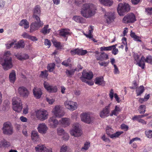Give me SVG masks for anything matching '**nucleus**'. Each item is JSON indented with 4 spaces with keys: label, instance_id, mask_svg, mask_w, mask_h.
<instances>
[{
    "label": "nucleus",
    "instance_id": "39",
    "mask_svg": "<svg viewBox=\"0 0 152 152\" xmlns=\"http://www.w3.org/2000/svg\"><path fill=\"white\" fill-rule=\"evenodd\" d=\"M55 64L54 63L50 64L47 66V69L49 72H52L55 69Z\"/></svg>",
    "mask_w": 152,
    "mask_h": 152
},
{
    "label": "nucleus",
    "instance_id": "52",
    "mask_svg": "<svg viewBox=\"0 0 152 152\" xmlns=\"http://www.w3.org/2000/svg\"><path fill=\"white\" fill-rule=\"evenodd\" d=\"M109 63V61L106 62L105 61H103V62L99 61L98 62L99 64L101 66H107Z\"/></svg>",
    "mask_w": 152,
    "mask_h": 152
},
{
    "label": "nucleus",
    "instance_id": "29",
    "mask_svg": "<svg viewBox=\"0 0 152 152\" xmlns=\"http://www.w3.org/2000/svg\"><path fill=\"white\" fill-rule=\"evenodd\" d=\"M121 108L119 106L116 105L115 109L111 111V113L110 114V116H112L113 115L117 116L121 111Z\"/></svg>",
    "mask_w": 152,
    "mask_h": 152
},
{
    "label": "nucleus",
    "instance_id": "41",
    "mask_svg": "<svg viewBox=\"0 0 152 152\" xmlns=\"http://www.w3.org/2000/svg\"><path fill=\"white\" fill-rule=\"evenodd\" d=\"M123 133L122 132H118L115 133H112L109 136L111 138H116L118 137Z\"/></svg>",
    "mask_w": 152,
    "mask_h": 152
},
{
    "label": "nucleus",
    "instance_id": "19",
    "mask_svg": "<svg viewBox=\"0 0 152 152\" xmlns=\"http://www.w3.org/2000/svg\"><path fill=\"white\" fill-rule=\"evenodd\" d=\"M18 92L20 95L24 98L27 97L29 94L28 89L24 86H20L18 89Z\"/></svg>",
    "mask_w": 152,
    "mask_h": 152
},
{
    "label": "nucleus",
    "instance_id": "21",
    "mask_svg": "<svg viewBox=\"0 0 152 152\" xmlns=\"http://www.w3.org/2000/svg\"><path fill=\"white\" fill-rule=\"evenodd\" d=\"M57 133L59 135L61 136L62 138L65 140H67L69 138L68 134L63 129L61 128H58Z\"/></svg>",
    "mask_w": 152,
    "mask_h": 152
},
{
    "label": "nucleus",
    "instance_id": "35",
    "mask_svg": "<svg viewBox=\"0 0 152 152\" xmlns=\"http://www.w3.org/2000/svg\"><path fill=\"white\" fill-rule=\"evenodd\" d=\"M73 19L75 22L80 23H83L85 20L83 18L79 16H74L73 17Z\"/></svg>",
    "mask_w": 152,
    "mask_h": 152
},
{
    "label": "nucleus",
    "instance_id": "51",
    "mask_svg": "<svg viewBox=\"0 0 152 152\" xmlns=\"http://www.w3.org/2000/svg\"><path fill=\"white\" fill-rule=\"evenodd\" d=\"M71 60L70 58H68L67 60H65L62 63V64L66 66H68L69 64V62Z\"/></svg>",
    "mask_w": 152,
    "mask_h": 152
},
{
    "label": "nucleus",
    "instance_id": "40",
    "mask_svg": "<svg viewBox=\"0 0 152 152\" xmlns=\"http://www.w3.org/2000/svg\"><path fill=\"white\" fill-rule=\"evenodd\" d=\"M130 36L132 38H133L134 39L135 41L140 42H141V40L140 39V37L136 35L135 33L132 32V31H131L130 34Z\"/></svg>",
    "mask_w": 152,
    "mask_h": 152
},
{
    "label": "nucleus",
    "instance_id": "23",
    "mask_svg": "<svg viewBox=\"0 0 152 152\" xmlns=\"http://www.w3.org/2000/svg\"><path fill=\"white\" fill-rule=\"evenodd\" d=\"M33 93L35 97L37 99H39L42 94L41 89L37 87H35L33 90Z\"/></svg>",
    "mask_w": 152,
    "mask_h": 152
},
{
    "label": "nucleus",
    "instance_id": "58",
    "mask_svg": "<svg viewBox=\"0 0 152 152\" xmlns=\"http://www.w3.org/2000/svg\"><path fill=\"white\" fill-rule=\"evenodd\" d=\"M16 41V40H14L13 41H12L10 43L7 44V48L9 49L12 47L14 45V43Z\"/></svg>",
    "mask_w": 152,
    "mask_h": 152
},
{
    "label": "nucleus",
    "instance_id": "63",
    "mask_svg": "<svg viewBox=\"0 0 152 152\" xmlns=\"http://www.w3.org/2000/svg\"><path fill=\"white\" fill-rule=\"evenodd\" d=\"M137 121L139 123H141L143 124H146L147 123L144 120L140 118L138 120H137Z\"/></svg>",
    "mask_w": 152,
    "mask_h": 152
},
{
    "label": "nucleus",
    "instance_id": "46",
    "mask_svg": "<svg viewBox=\"0 0 152 152\" xmlns=\"http://www.w3.org/2000/svg\"><path fill=\"white\" fill-rule=\"evenodd\" d=\"M145 105H141L139 107V112L140 113H144L145 112Z\"/></svg>",
    "mask_w": 152,
    "mask_h": 152
},
{
    "label": "nucleus",
    "instance_id": "11",
    "mask_svg": "<svg viewBox=\"0 0 152 152\" xmlns=\"http://www.w3.org/2000/svg\"><path fill=\"white\" fill-rule=\"evenodd\" d=\"M37 21L32 22L30 26V31L31 33L38 30L40 27L43 25V23L39 20H36Z\"/></svg>",
    "mask_w": 152,
    "mask_h": 152
},
{
    "label": "nucleus",
    "instance_id": "47",
    "mask_svg": "<svg viewBox=\"0 0 152 152\" xmlns=\"http://www.w3.org/2000/svg\"><path fill=\"white\" fill-rule=\"evenodd\" d=\"M92 32V30H89V32L88 34H85L86 36L87 37L89 38V39H91L94 42H96V41H95V39H93L94 38L93 37V36L91 34V33Z\"/></svg>",
    "mask_w": 152,
    "mask_h": 152
},
{
    "label": "nucleus",
    "instance_id": "43",
    "mask_svg": "<svg viewBox=\"0 0 152 152\" xmlns=\"http://www.w3.org/2000/svg\"><path fill=\"white\" fill-rule=\"evenodd\" d=\"M9 146V143L4 140H1L0 142V147H7Z\"/></svg>",
    "mask_w": 152,
    "mask_h": 152
},
{
    "label": "nucleus",
    "instance_id": "20",
    "mask_svg": "<svg viewBox=\"0 0 152 152\" xmlns=\"http://www.w3.org/2000/svg\"><path fill=\"white\" fill-rule=\"evenodd\" d=\"M37 129L40 133L45 134L46 133L48 128L45 123H42L38 125Z\"/></svg>",
    "mask_w": 152,
    "mask_h": 152
},
{
    "label": "nucleus",
    "instance_id": "64",
    "mask_svg": "<svg viewBox=\"0 0 152 152\" xmlns=\"http://www.w3.org/2000/svg\"><path fill=\"white\" fill-rule=\"evenodd\" d=\"M83 2V0H75V4L77 5H79L82 4Z\"/></svg>",
    "mask_w": 152,
    "mask_h": 152
},
{
    "label": "nucleus",
    "instance_id": "55",
    "mask_svg": "<svg viewBox=\"0 0 152 152\" xmlns=\"http://www.w3.org/2000/svg\"><path fill=\"white\" fill-rule=\"evenodd\" d=\"M45 45L48 46V48H49L50 46V42L48 39H45L44 41Z\"/></svg>",
    "mask_w": 152,
    "mask_h": 152
},
{
    "label": "nucleus",
    "instance_id": "8",
    "mask_svg": "<svg viewBox=\"0 0 152 152\" xmlns=\"http://www.w3.org/2000/svg\"><path fill=\"white\" fill-rule=\"evenodd\" d=\"M52 112L55 117L59 118L62 117L65 114L64 110L59 105L55 106Z\"/></svg>",
    "mask_w": 152,
    "mask_h": 152
},
{
    "label": "nucleus",
    "instance_id": "18",
    "mask_svg": "<svg viewBox=\"0 0 152 152\" xmlns=\"http://www.w3.org/2000/svg\"><path fill=\"white\" fill-rule=\"evenodd\" d=\"M43 85L45 89L50 93H55L57 91V88L56 86L50 85L48 82H44Z\"/></svg>",
    "mask_w": 152,
    "mask_h": 152
},
{
    "label": "nucleus",
    "instance_id": "44",
    "mask_svg": "<svg viewBox=\"0 0 152 152\" xmlns=\"http://www.w3.org/2000/svg\"><path fill=\"white\" fill-rule=\"evenodd\" d=\"M106 132L107 134L110 136L114 132L113 130L110 126H107L106 128Z\"/></svg>",
    "mask_w": 152,
    "mask_h": 152
},
{
    "label": "nucleus",
    "instance_id": "1",
    "mask_svg": "<svg viewBox=\"0 0 152 152\" xmlns=\"http://www.w3.org/2000/svg\"><path fill=\"white\" fill-rule=\"evenodd\" d=\"M133 56L134 63L140 67L142 69H144L145 68V61L147 63L152 64V57L151 56H147L146 58L143 56H142L140 58V56L137 53H134Z\"/></svg>",
    "mask_w": 152,
    "mask_h": 152
},
{
    "label": "nucleus",
    "instance_id": "59",
    "mask_svg": "<svg viewBox=\"0 0 152 152\" xmlns=\"http://www.w3.org/2000/svg\"><path fill=\"white\" fill-rule=\"evenodd\" d=\"M114 73L115 74H119V71L116 65H114Z\"/></svg>",
    "mask_w": 152,
    "mask_h": 152
},
{
    "label": "nucleus",
    "instance_id": "28",
    "mask_svg": "<svg viewBox=\"0 0 152 152\" xmlns=\"http://www.w3.org/2000/svg\"><path fill=\"white\" fill-rule=\"evenodd\" d=\"M69 30L68 29H63L60 30L59 35L64 37H66L69 34Z\"/></svg>",
    "mask_w": 152,
    "mask_h": 152
},
{
    "label": "nucleus",
    "instance_id": "24",
    "mask_svg": "<svg viewBox=\"0 0 152 152\" xmlns=\"http://www.w3.org/2000/svg\"><path fill=\"white\" fill-rule=\"evenodd\" d=\"M96 56L97 60L101 61L106 60L109 58L108 55L104 52L102 53L99 56L96 55Z\"/></svg>",
    "mask_w": 152,
    "mask_h": 152
},
{
    "label": "nucleus",
    "instance_id": "54",
    "mask_svg": "<svg viewBox=\"0 0 152 152\" xmlns=\"http://www.w3.org/2000/svg\"><path fill=\"white\" fill-rule=\"evenodd\" d=\"M145 12L148 15H152V8L148 7L146 8Z\"/></svg>",
    "mask_w": 152,
    "mask_h": 152
},
{
    "label": "nucleus",
    "instance_id": "62",
    "mask_svg": "<svg viewBox=\"0 0 152 152\" xmlns=\"http://www.w3.org/2000/svg\"><path fill=\"white\" fill-rule=\"evenodd\" d=\"M78 49H75L73 50H72L70 51L72 55L75 54H78Z\"/></svg>",
    "mask_w": 152,
    "mask_h": 152
},
{
    "label": "nucleus",
    "instance_id": "45",
    "mask_svg": "<svg viewBox=\"0 0 152 152\" xmlns=\"http://www.w3.org/2000/svg\"><path fill=\"white\" fill-rule=\"evenodd\" d=\"M69 151L68 147L65 145H63L60 148V152H69Z\"/></svg>",
    "mask_w": 152,
    "mask_h": 152
},
{
    "label": "nucleus",
    "instance_id": "32",
    "mask_svg": "<svg viewBox=\"0 0 152 152\" xmlns=\"http://www.w3.org/2000/svg\"><path fill=\"white\" fill-rule=\"evenodd\" d=\"M19 26H23L25 29L28 28L29 27L28 22L26 19L22 20L19 24Z\"/></svg>",
    "mask_w": 152,
    "mask_h": 152
},
{
    "label": "nucleus",
    "instance_id": "48",
    "mask_svg": "<svg viewBox=\"0 0 152 152\" xmlns=\"http://www.w3.org/2000/svg\"><path fill=\"white\" fill-rule=\"evenodd\" d=\"M145 133L146 136L148 138H152V130H147L145 131Z\"/></svg>",
    "mask_w": 152,
    "mask_h": 152
},
{
    "label": "nucleus",
    "instance_id": "12",
    "mask_svg": "<svg viewBox=\"0 0 152 152\" xmlns=\"http://www.w3.org/2000/svg\"><path fill=\"white\" fill-rule=\"evenodd\" d=\"M134 15L132 13H129L125 15L122 20L123 22L125 23H133L136 20Z\"/></svg>",
    "mask_w": 152,
    "mask_h": 152
},
{
    "label": "nucleus",
    "instance_id": "27",
    "mask_svg": "<svg viewBox=\"0 0 152 152\" xmlns=\"http://www.w3.org/2000/svg\"><path fill=\"white\" fill-rule=\"evenodd\" d=\"M15 56L18 59L21 60L27 59L29 57V56L26 54L18 53Z\"/></svg>",
    "mask_w": 152,
    "mask_h": 152
},
{
    "label": "nucleus",
    "instance_id": "15",
    "mask_svg": "<svg viewBox=\"0 0 152 152\" xmlns=\"http://www.w3.org/2000/svg\"><path fill=\"white\" fill-rule=\"evenodd\" d=\"M41 14V7L40 6L37 5L35 6L33 10L32 18L34 20H39V16Z\"/></svg>",
    "mask_w": 152,
    "mask_h": 152
},
{
    "label": "nucleus",
    "instance_id": "22",
    "mask_svg": "<svg viewBox=\"0 0 152 152\" xmlns=\"http://www.w3.org/2000/svg\"><path fill=\"white\" fill-rule=\"evenodd\" d=\"M49 125L52 128H55L57 127L58 124V121L54 117H51L48 120Z\"/></svg>",
    "mask_w": 152,
    "mask_h": 152
},
{
    "label": "nucleus",
    "instance_id": "7",
    "mask_svg": "<svg viewBox=\"0 0 152 152\" xmlns=\"http://www.w3.org/2000/svg\"><path fill=\"white\" fill-rule=\"evenodd\" d=\"M103 18L105 23L109 24L114 21L115 17L114 12H105Z\"/></svg>",
    "mask_w": 152,
    "mask_h": 152
},
{
    "label": "nucleus",
    "instance_id": "25",
    "mask_svg": "<svg viewBox=\"0 0 152 152\" xmlns=\"http://www.w3.org/2000/svg\"><path fill=\"white\" fill-rule=\"evenodd\" d=\"M59 122L63 126L66 127L70 124V119L67 118H63L59 121Z\"/></svg>",
    "mask_w": 152,
    "mask_h": 152
},
{
    "label": "nucleus",
    "instance_id": "61",
    "mask_svg": "<svg viewBox=\"0 0 152 152\" xmlns=\"http://www.w3.org/2000/svg\"><path fill=\"white\" fill-rule=\"evenodd\" d=\"M41 75L44 77H47L48 75V71L45 70V71H42Z\"/></svg>",
    "mask_w": 152,
    "mask_h": 152
},
{
    "label": "nucleus",
    "instance_id": "30",
    "mask_svg": "<svg viewBox=\"0 0 152 152\" xmlns=\"http://www.w3.org/2000/svg\"><path fill=\"white\" fill-rule=\"evenodd\" d=\"M51 31V28H49V25H46L41 31V32L44 35L49 34Z\"/></svg>",
    "mask_w": 152,
    "mask_h": 152
},
{
    "label": "nucleus",
    "instance_id": "50",
    "mask_svg": "<svg viewBox=\"0 0 152 152\" xmlns=\"http://www.w3.org/2000/svg\"><path fill=\"white\" fill-rule=\"evenodd\" d=\"M87 53V51L86 50L78 49V55H84Z\"/></svg>",
    "mask_w": 152,
    "mask_h": 152
},
{
    "label": "nucleus",
    "instance_id": "37",
    "mask_svg": "<svg viewBox=\"0 0 152 152\" xmlns=\"http://www.w3.org/2000/svg\"><path fill=\"white\" fill-rule=\"evenodd\" d=\"M144 88L142 86H141L137 88L136 90V93L137 96L140 95L144 91Z\"/></svg>",
    "mask_w": 152,
    "mask_h": 152
},
{
    "label": "nucleus",
    "instance_id": "3",
    "mask_svg": "<svg viewBox=\"0 0 152 152\" xmlns=\"http://www.w3.org/2000/svg\"><path fill=\"white\" fill-rule=\"evenodd\" d=\"M11 53L10 51H8L5 52L4 53V56L6 57L4 59L3 62L1 63V64L5 70H7L12 67V58L9 56H10Z\"/></svg>",
    "mask_w": 152,
    "mask_h": 152
},
{
    "label": "nucleus",
    "instance_id": "6",
    "mask_svg": "<svg viewBox=\"0 0 152 152\" xmlns=\"http://www.w3.org/2000/svg\"><path fill=\"white\" fill-rule=\"evenodd\" d=\"M130 9V6L128 4L121 3L118 4L117 9L118 13L120 16L124 15L125 12H128Z\"/></svg>",
    "mask_w": 152,
    "mask_h": 152
},
{
    "label": "nucleus",
    "instance_id": "2",
    "mask_svg": "<svg viewBox=\"0 0 152 152\" xmlns=\"http://www.w3.org/2000/svg\"><path fill=\"white\" fill-rule=\"evenodd\" d=\"M95 7L92 4H84L81 11V14L86 18H89L93 16L95 13Z\"/></svg>",
    "mask_w": 152,
    "mask_h": 152
},
{
    "label": "nucleus",
    "instance_id": "26",
    "mask_svg": "<svg viewBox=\"0 0 152 152\" xmlns=\"http://www.w3.org/2000/svg\"><path fill=\"white\" fill-rule=\"evenodd\" d=\"M35 149L37 152H46L47 148L44 145L39 144L35 147Z\"/></svg>",
    "mask_w": 152,
    "mask_h": 152
},
{
    "label": "nucleus",
    "instance_id": "57",
    "mask_svg": "<svg viewBox=\"0 0 152 152\" xmlns=\"http://www.w3.org/2000/svg\"><path fill=\"white\" fill-rule=\"evenodd\" d=\"M121 128L122 129L124 130L125 131H127L128 129V126L125 124H122L121 125Z\"/></svg>",
    "mask_w": 152,
    "mask_h": 152
},
{
    "label": "nucleus",
    "instance_id": "53",
    "mask_svg": "<svg viewBox=\"0 0 152 152\" xmlns=\"http://www.w3.org/2000/svg\"><path fill=\"white\" fill-rule=\"evenodd\" d=\"M74 71L72 70H66V73L68 77L71 76L74 73Z\"/></svg>",
    "mask_w": 152,
    "mask_h": 152
},
{
    "label": "nucleus",
    "instance_id": "31",
    "mask_svg": "<svg viewBox=\"0 0 152 152\" xmlns=\"http://www.w3.org/2000/svg\"><path fill=\"white\" fill-rule=\"evenodd\" d=\"M95 83L96 84L100 85H103L104 84L103 78L102 77H96L95 80Z\"/></svg>",
    "mask_w": 152,
    "mask_h": 152
},
{
    "label": "nucleus",
    "instance_id": "33",
    "mask_svg": "<svg viewBox=\"0 0 152 152\" xmlns=\"http://www.w3.org/2000/svg\"><path fill=\"white\" fill-rule=\"evenodd\" d=\"M100 3L106 6H110L113 4V1L110 0H99Z\"/></svg>",
    "mask_w": 152,
    "mask_h": 152
},
{
    "label": "nucleus",
    "instance_id": "60",
    "mask_svg": "<svg viewBox=\"0 0 152 152\" xmlns=\"http://www.w3.org/2000/svg\"><path fill=\"white\" fill-rule=\"evenodd\" d=\"M118 50L115 47L114 48H113V50H112V53L113 54L116 55L118 53Z\"/></svg>",
    "mask_w": 152,
    "mask_h": 152
},
{
    "label": "nucleus",
    "instance_id": "17",
    "mask_svg": "<svg viewBox=\"0 0 152 152\" xmlns=\"http://www.w3.org/2000/svg\"><path fill=\"white\" fill-rule=\"evenodd\" d=\"M64 105L66 108L72 111L75 110L77 107V103L72 101H66L64 102Z\"/></svg>",
    "mask_w": 152,
    "mask_h": 152
},
{
    "label": "nucleus",
    "instance_id": "34",
    "mask_svg": "<svg viewBox=\"0 0 152 152\" xmlns=\"http://www.w3.org/2000/svg\"><path fill=\"white\" fill-rule=\"evenodd\" d=\"M9 79L10 82L14 83L16 79V74L14 70H12L9 75Z\"/></svg>",
    "mask_w": 152,
    "mask_h": 152
},
{
    "label": "nucleus",
    "instance_id": "42",
    "mask_svg": "<svg viewBox=\"0 0 152 152\" xmlns=\"http://www.w3.org/2000/svg\"><path fill=\"white\" fill-rule=\"evenodd\" d=\"M90 146V143L89 142H86L84 144V146L81 148V150L83 151L84 150H87Z\"/></svg>",
    "mask_w": 152,
    "mask_h": 152
},
{
    "label": "nucleus",
    "instance_id": "5",
    "mask_svg": "<svg viewBox=\"0 0 152 152\" xmlns=\"http://www.w3.org/2000/svg\"><path fill=\"white\" fill-rule=\"evenodd\" d=\"M80 124L76 123L73 124L72 129L70 131V134L76 137L80 136L82 134V132L80 128Z\"/></svg>",
    "mask_w": 152,
    "mask_h": 152
},
{
    "label": "nucleus",
    "instance_id": "4",
    "mask_svg": "<svg viewBox=\"0 0 152 152\" xmlns=\"http://www.w3.org/2000/svg\"><path fill=\"white\" fill-rule=\"evenodd\" d=\"M12 108L15 111L19 113L22 109V102L20 99L18 97H14L12 99Z\"/></svg>",
    "mask_w": 152,
    "mask_h": 152
},
{
    "label": "nucleus",
    "instance_id": "14",
    "mask_svg": "<svg viewBox=\"0 0 152 152\" xmlns=\"http://www.w3.org/2000/svg\"><path fill=\"white\" fill-rule=\"evenodd\" d=\"M111 104V103L108 104L100 112L99 115L101 117L104 118L110 115Z\"/></svg>",
    "mask_w": 152,
    "mask_h": 152
},
{
    "label": "nucleus",
    "instance_id": "16",
    "mask_svg": "<svg viewBox=\"0 0 152 152\" xmlns=\"http://www.w3.org/2000/svg\"><path fill=\"white\" fill-rule=\"evenodd\" d=\"M93 77V73L91 72H87L83 70L82 73V76L80 77V79L82 82H85L86 80H90Z\"/></svg>",
    "mask_w": 152,
    "mask_h": 152
},
{
    "label": "nucleus",
    "instance_id": "10",
    "mask_svg": "<svg viewBox=\"0 0 152 152\" xmlns=\"http://www.w3.org/2000/svg\"><path fill=\"white\" fill-rule=\"evenodd\" d=\"M35 115L37 118L43 121L48 118V113L46 110H37L35 111Z\"/></svg>",
    "mask_w": 152,
    "mask_h": 152
},
{
    "label": "nucleus",
    "instance_id": "13",
    "mask_svg": "<svg viewBox=\"0 0 152 152\" xmlns=\"http://www.w3.org/2000/svg\"><path fill=\"white\" fill-rule=\"evenodd\" d=\"M81 121L87 124L92 123L94 121L93 118L90 117V114L89 113H85L80 115Z\"/></svg>",
    "mask_w": 152,
    "mask_h": 152
},
{
    "label": "nucleus",
    "instance_id": "56",
    "mask_svg": "<svg viewBox=\"0 0 152 152\" xmlns=\"http://www.w3.org/2000/svg\"><path fill=\"white\" fill-rule=\"evenodd\" d=\"M53 45L57 48H59L61 46V43L59 42H57L56 41L54 42H53Z\"/></svg>",
    "mask_w": 152,
    "mask_h": 152
},
{
    "label": "nucleus",
    "instance_id": "38",
    "mask_svg": "<svg viewBox=\"0 0 152 152\" xmlns=\"http://www.w3.org/2000/svg\"><path fill=\"white\" fill-rule=\"evenodd\" d=\"M31 137L32 140L34 141H37L39 138L38 132L36 131H32L31 132Z\"/></svg>",
    "mask_w": 152,
    "mask_h": 152
},
{
    "label": "nucleus",
    "instance_id": "9",
    "mask_svg": "<svg viewBox=\"0 0 152 152\" xmlns=\"http://www.w3.org/2000/svg\"><path fill=\"white\" fill-rule=\"evenodd\" d=\"M3 132L4 134L10 135L13 133V128L10 122H5L3 124L2 128Z\"/></svg>",
    "mask_w": 152,
    "mask_h": 152
},
{
    "label": "nucleus",
    "instance_id": "49",
    "mask_svg": "<svg viewBox=\"0 0 152 152\" xmlns=\"http://www.w3.org/2000/svg\"><path fill=\"white\" fill-rule=\"evenodd\" d=\"M100 49L101 51H109L112 50L111 46L106 47H102L100 48Z\"/></svg>",
    "mask_w": 152,
    "mask_h": 152
},
{
    "label": "nucleus",
    "instance_id": "36",
    "mask_svg": "<svg viewBox=\"0 0 152 152\" xmlns=\"http://www.w3.org/2000/svg\"><path fill=\"white\" fill-rule=\"evenodd\" d=\"M24 42L22 40H20L17 43L15 44L14 48L18 49L20 48H23L25 46Z\"/></svg>",
    "mask_w": 152,
    "mask_h": 152
}]
</instances>
